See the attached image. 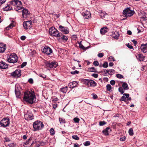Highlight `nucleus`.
<instances>
[{
    "instance_id": "f257e3e1",
    "label": "nucleus",
    "mask_w": 147,
    "mask_h": 147,
    "mask_svg": "<svg viewBox=\"0 0 147 147\" xmlns=\"http://www.w3.org/2000/svg\"><path fill=\"white\" fill-rule=\"evenodd\" d=\"M23 100L32 104L36 101L35 95L34 92L26 91L24 93Z\"/></svg>"
},
{
    "instance_id": "f03ea898",
    "label": "nucleus",
    "mask_w": 147,
    "mask_h": 147,
    "mask_svg": "<svg viewBox=\"0 0 147 147\" xmlns=\"http://www.w3.org/2000/svg\"><path fill=\"white\" fill-rule=\"evenodd\" d=\"M11 5L14 6V9L18 12H20V10L23 9V7L21 6L22 3L20 1L17 0H13L10 2Z\"/></svg>"
},
{
    "instance_id": "7ed1b4c3",
    "label": "nucleus",
    "mask_w": 147,
    "mask_h": 147,
    "mask_svg": "<svg viewBox=\"0 0 147 147\" xmlns=\"http://www.w3.org/2000/svg\"><path fill=\"white\" fill-rule=\"evenodd\" d=\"M82 81L84 84L88 87H94L97 85L96 83L92 80L83 79L82 80Z\"/></svg>"
},
{
    "instance_id": "20e7f679",
    "label": "nucleus",
    "mask_w": 147,
    "mask_h": 147,
    "mask_svg": "<svg viewBox=\"0 0 147 147\" xmlns=\"http://www.w3.org/2000/svg\"><path fill=\"white\" fill-rule=\"evenodd\" d=\"M33 128L35 131L41 129L44 126L42 122L40 121H36L34 122Z\"/></svg>"
},
{
    "instance_id": "39448f33",
    "label": "nucleus",
    "mask_w": 147,
    "mask_h": 147,
    "mask_svg": "<svg viewBox=\"0 0 147 147\" xmlns=\"http://www.w3.org/2000/svg\"><path fill=\"white\" fill-rule=\"evenodd\" d=\"M7 60L9 63H14L18 61V57L15 53L11 54L7 57Z\"/></svg>"
},
{
    "instance_id": "423d86ee",
    "label": "nucleus",
    "mask_w": 147,
    "mask_h": 147,
    "mask_svg": "<svg viewBox=\"0 0 147 147\" xmlns=\"http://www.w3.org/2000/svg\"><path fill=\"white\" fill-rule=\"evenodd\" d=\"M49 34L52 36L55 37H58L60 36L61 33L55 29L54 27H52L49 29Z\"/></svg>"
},
{
    "instance_id": "0eeeda50",
    "label": "nucleus",
    "mask_w": 147,
    "mask_h": 147,
    "mask_svg": "<svg viewBox=\"0 0 147 147\" xmlns=\"http://www.w3.org/2000/svg\"><path fill=\"white\" fill-rule=\"evenodd\" d=\"M134 13V11L130 10L129 8H127L124 10L123 11V16L126 18L132 16Z\"/></svg>"
},
{
    "instance_id": "6e6552de",
    "label": "nucleus",
    "mask_w": 147,
    "mask_h": 147,
    "mask_svg": "<svg viewBox=\"0 0 147 147\" xmlns=\"http://www.w3.org/2000/svg\"><path fill=\"white\" fill-rule=\"evenodd\" d=\"M9 123V119L8 118H4L1 121L0 125L3 127H5L8 126Z\"/></svg>"
},
{
    "instance_id": "1a4fd4ad",
    "label": "nucleus",
    "mask_w": 147,
    "mask_h": 147,
    "mask_svg": "<svg viewBox=\"0 0 147 147\" xmlns=\"http://www.w3.org/2000/svg\"><path fill=\"white\" fill-rule=\"evenodd\" d=\"M83 11L81 12V14L83 16L84 18L86 19H88L91 17V14L90 12L87 10H85L84 9H83Z\"/></svg>"
},
{
    "instance_id": "9d476101",
    "label": "nucleus",
    "mask_w": 147,
    "mask_h": 147,
    "mask_svg": "<svg viewBox=\"0 0 147 147\" xmlns=\"http://www.w3.org/2000/svg\"><path fill=\"white\" fill-rule=\"evenodd\" d=\"M11 75L13 77L17 78L21 75V71L20 69H17L15 71L10 73Z\"/></svg>"
},
{
    "instance_id": "9b49d317",
    "label": "nucleus",
    "mask_w": 147,
    "mask_h": 147,
    "mask_svg": "<svg viewBox=\"0 0 147 147\" xmlns=\"http://www.w3.org/2000/svg\"><path fill=\"white\" fill-rule=\"evenodd\" d=\"M52 50L49 47L45 46L43 49L42 52L48 55H51L52 53Z\"/></svg>"
},
{
    "instance_id": "f8f14e48",
    "label": "nucleus",
    "mask_w": 147,
    "mask_h": 147,
    "mask_svg": "<svg viewBox=\"0 0 147 147\" xmlns=\"http://www.w3.org/2000/svg\"><path fill=\"white\" fill-rule=\"evenodd\" d=\"M32 138L31 137H30L28 141L24 144V147H29L34 144V142H32L31 143V141L32 140Z\"/></svg>"
},
{
    "instance_id": "ddd939ff",
    "label": "nucleus",
    "mask_w": 147,
    "mask_h": 147,
    "mask_svg": "<svg viewBox=\"0 0 147 147\" xmlns=\"http://www.w3.org/2000/svg\"><path fill=\"white\" fill-rule=\"evenodd\" d=\"M20 12H22V16L24 18H26L29 15V12L27 9L24 8V7L20 10Z\"/></svg>"
},
{
    "instance_id": "4468645a",
    "label": "nucleus",
    "mask_w": 147,
    "mask_h": 147,
    "mask_svg": "<svg viewBox=\"0 0 147 147\" xmlns=\"http://www.w3.org/2000/svg\"><path fill=\"white\" fill-rule=\"evenodd\" d=\"M59 29L64 34H68L69 33V29L66 27H64L60 25L59 27Z\"/></svg>"
},
{
    "instance_id": "2eb2a0df",
    "label": "nucleus",
    "mask_w": 147,
    "mask_h": 147,
    "mask_svg": "<svg viewBox=\"0 0 147 147\" xmlns=\"http://www.w3.org/2000/svg\"><path fill=\"white\" fill-rule=\"evenodd\" d=\"M31 21H28L26 22H24L23 23V26L24 28L26 30L32 27Z\"/></svg>"
},
{
    "instance_id": "dca6fc26",
    "label": "nucleus",
    "mask_w": 147,
    "mask_h": 147,
    "mask_svg": "<svg viewBox=\"0 0 147 147\" xmlns=\"http://www.w3.org/2000/svg\"><path fill=\"white\" fill-rule=\"evenodd\" d=\"M24 117L25 119L26 120H31L33 119L32 114L29 112L24 115Z\"/></svg>"
},
{
    "instance_id": "f3484780",
    "label": "nucleus",
    "mask_w": 147,
    "mask_h": 147,
    "mask_svg": "<svg viewBox=\"0 0 147 147\" xmlns=\"http://www.w3.org/2000/svg\"><path fill=\"white\" fill-rule=\"evenodd\" d=\"M46 65L47 67H49L50 68H56L57 65L56 63L54 62H47L46 63Z\"/></svg>"
},
{
    "instance_id": "a211bd4d",
    "label": "nucleus",
    "mask_w": 147,
    "mask_h": 147,
    "mask_svg": "<svg viewBox=\"0 0 147 147\" xmlns=\"http://www.w3.org/2000/svg\"><path fill=\"white\" fill-rule=\"evenodd\" d=\"M140 49L141 51L144 53L147 52V43L142 44L141 45Z\"/></svg>"
},
{
    "instance_id": "6ab92c4d",
    "label": "nucleus",
    "mask_w": 147,
    "mask_h": 147,
    "mask_svg": "<svg viewBox=\"0 0 147 147\" xmlns=\"http://www.w3.org/2000/svg\"><path fill=\"white\" fill-rule=\"evenodd\" d=\"M110 36L115 39H118L119 36V34L117 31H115L112 32Z\"/></svg>"
},
{
    "instance_id": "aec40b11",
    "label": "nucleus",
    "mask_w": 147,
    "mask_h": 147,
    "mask_svg": "<svg viewBox=\"0 0 147 147\" xmlns=\"http://www.w3.org/2000/svg\"><path fill=\"white\" fill-rule=\"evenodd\" d=\"M6 49V45L3 43H0V53H4Z\"/></svg>"
},
{
    "instance_id": "412c9836",
    "label": "nucleus",
    "mask_w": 147,
    "mask_h": 147,
    "mask_svg": "<svg viewBox=\"0 0 147 147\" xmlns=\"http://www.w3.org/2000/svg\"><path fill=\"white\" fill-rule=\"evenodd\" d=\"M78 82L76 81H73L69 83L68 86L70 88H74L77 86Z\"/></svg>"
},
{
    "instance_id": "4be33fe9",
    "label": "nucleus",
    "mask_w": 147,
    "mask_h": 147,
    "mask_svg": "<svg viewBox=\"0 0 147 147\" xmlns=\"http://www.w3.org/2000/svg\"><path fill=\"white\" fill-rule=\"evenodd\" d=\"M7 67L8 65L2 61L0 62V68L5 69L7 68Z\"/></svg>"
},
{
    "instance_id": "5701e85b",
    "label": "nucleus",
    "mask_w": 147,
    "mask_h": 147,
    "mask_svg": "<svg viewBox=\"0 0 147 147\" xmlns=\"http://www.w3.org/2000/svg\"><path fill=\"white\" fill-rule=\"evenodd\" d=\"M111 131V130L110 128L109 127H107L102 131V132L105 135L107 136L109 135L108 132Z\"/></svg>"
},
{
    "instance_id": "b1692460",
    "label": "nucleus",
    "mask_w": 147,
    "mask_h": 147,
    "mask_svg": "<svg viewBox=\"0 0 147 147\" xmlns=\"http://www.w3.org/2000/svg\"><path fill=\"white\" fill-rule=\"evenodd\" d=\"M136 57L140 61H142L144 60L145 57L142 54H138L136 56Z\"/></svg>"
},
{
    "instance_id": "393cba45",
    "label": "nucleus",
    "mask_w": 147,
    "mask_h": 147,
    "mask_svg": "<svg viewBox=\"0 0 147 147\" xmlns=\"http://www.w3.org/2000/svg\"><path fill=\"white\" fill-rule=\"evenodd\" d=\"M107 27H105L104 28H102L100 30L101 34H105L106 32H107Z\"/></svg>"
},
{
    "instance_id": "a878e982",
    "label": "nucleus",
    "mask_w": 147,
    "mask_h": 147,
    "mask_svg": "<svg viewBox=\"0 0 147 147\" xmlns=\"http://www.w3.org/2000/svg\"><path fill=\"white\" fill-rule=\"evenodd\" d=\"M16 87H15V93L16 97L17 98H20V92L18 90H16Z\"/></svg>"
},
{
    "instance_id": "bb28decb",
    "label": "nucleus",
    "mask_w": 147,
    "mask_h": 147,
    "mask_svg": "<svg viewBox=\"0 0 147 147\" xmlns=\"http://www.w3.org/2000/svg\"><path fill=\"white\" fill-rule=\"evenodd\" d=\"M15 26V23L14 21H12V22L9 24V25L6 27V29L7 30H9Z\"/></svg>"
},
{
    "instance_id": "cd10ccee",
    "label": "nucleus",
    "mask_w": 147,
    "mask_h": 147,
    "mask_svg": "<svg viewBox=\"0 0 147 147\" xmlns=\"http://www.w3.org/2000/svg\"><path fill=\"white\" fill-rule=\"evenodd\" d=\"M3 9L4 11H7L11 10L12 9V7L10 6L7 5L6 6H5L4 7H3Z\"/></svg>"
},
{
    "instance_id": "c85d7f7f",
    "label": "nucleus",
    "mask_w": 147,
    "mask_h": 147,
    "mask_svg": "<svg viewBox=\"0 0 147 147\" xmlns=\"http://www.w3.org/2000/svg\"><path fill=\"white\" fill-rule=\"evenodd\" d=\"M61 34H60V36L58 37H60V38L64 40H67L68 38L67 36L63 35L61 33H60Z\"/></svg>"
},
{
    "instance_id": "c756f323",
    "label": "nucleus",
    "mask_w": 147,
    "mask_h": 147,
    "mask_svg": "<svg viewBox=\"0 0 147 147\" xmlns=\"http://www.w3.org/2000/svg\"><path fill=\"white\" fill-rule=\"evenodd\" d=\"M67 86L60 88V90L63 93H66L67 91Z\"/></svg>"
},
{
    "instance_id": "7c9ffc66",
    "label": "nucleus",
    "mask_w": 147,
    "mask_h": 147,
    "mask_svg": "<svg viewBox=\"0 0 147 147\" xmlns=\"http://www.w3.org/2000/svg\"><path fill=\"white\" fill-rule=\"evenodd\" d=\"M122 87L125 90H127L129 89L127 84L126 83H123Z\"/></svg>"
},
{
    "instance_id": "2f4dec72",
    "label": "nucleus",
    "mask_w": 147,
    "mask_h": 147,
    "mask_svg": "<svg viewBox=\"0 0 147 147\" xmlns=\"http://www.w3.org/2000/svg\"><path fill=\"white\" fill-rule=\"evenodd\" d=\"M88 70L89 71L92 72H97V70L94 67H91L88 68Z\"/></svg>"
},
{
    "instance_id": "473e14b6",
    "label": "nucleus",
    "mask_w": 147,
    "mask_h": 147,
    "mask_svg": "<svg viewBox=\"0 0 147 147\" xmlns=\"http://www.w3.org/2000/svg\"><path fill=\"white\" fill-rule=\"evenodd\" d=\"M107 13L104 11H101L100 13V15L102 18H104L106 16Z\"/></svg>"
},
{
    "instance_id": "72a5a7b5",
    "label": "nucleus",
    "mask_w": 147,
    "mask_h": 147,
    "mask_svg": "<svg viewBox=\"0 0 147 147\" xmlns=\"http://www.w3.org/2000/svg\"><path fill=\"white\" fill-rule=\"evenodd\" d=\"M59 121L60 124L65 123V121L64 119L59 118Z\"/></svg>"
},
{
    "instance_id": "f704fd0d",
    "label": "nucleus",
    "mask_w": 147,
    "mask_h": 147,
    "mask_svg": "<svg viewBox=\"0 0 147 147\" xmlns=\"http://www.w3.org/2000/svg\"><path fill=\"white\" fill-rule=\"evenodd\" d=\"M108 72V74H109L110 75H111L114 74L115 71L114 69H109Z\"/></svg>"
},
{
    "instance_id": "c9c22d12",
    "label": "nucleus",
    "mask_w": 147,
    "mask_h": 147,
    "mask_svg": "<svg viewBox=\"0 0 147 147\" xmlns=\"http://www.w3.org/2000/svg\"><path fill=\"white\" fill-rule=\"evenodd\" d=\"M129 133L130 135L132 136L133 135L134 132L133 129L130 128L129 130Z\"/></svg>"
},
{
    "instance_id": "e433bc0d",
    "label": "nucleus",
    "mask_w": 147,
    "mask_h": 147,
    "mask_svg": "<svg viewBox=\"0 0 147 147\" xmlns=\"http://www.w3.org/2000/svg\"><path fill=\"white\" fill-rule=\"evenodd\" d=\"M106 88L108 91H110L112 89L111 85L109 84H107L106 86Z\"/></svg>"
},
{
    "instance_id": "4c0bfd02",
    "label": "nucleus",
    "mask_w": 147,
    "mask_h": 147,
    "mask_svg": "<svg viewBox=\"0 0 147 147\" xmlns=\"http://www.w3.org/2000/svg\"><path fill=\"white\" fill-rule=\"evenodd\" d=\"M79 47L83 50H84L85 49V47L81 44V42L78 43Z\"/></svg>"
},
{
    "instance_id": "58836bf2",
    "label": "nucleus",
    "mask_w": 147,
    "mask_h": 147,
    "mask_svg": "<svg viewBox=\"0 0 147 147\" xmlns=\"http://www.w3.org/2000/svg\"><path fill=\"white\" fill-rule=\"evenodd\" d=\"M108 60L109 61H115V59L112 56H111L108 58Z\"/></svg>"
},
{
    "instance_id": "ea45409f",
    "label": "nucleus",
    "mask_w": 147,
    "mask_h": 147,
    "mask_svg": "<svg viewBox=\"0 0 147 147\" xmlns=\"http://www.w3.org/2000/svg\"><path fill=\"white\" fill-rule=\"evenodd\" d=\"M106 124V122L105 121H100L99 122V125L100 126H102Z\"/></svg>"
},
{
    "instance_id": "a19ab883",
    "label": "nucleus",
    "mask_w": 147,
    "mask_h": 147,
    "mask_svg": "<svg viewBox=\"0 0 147 147\" xmlns=\"http://www.w3.org/2000/svg\"><path fill=\"white\" fill-rule=\"evenodd\" d=\"M50 131L51 135H53L55 134V131L53 128H51L50 130Z\"/></svg>"
},
{
    "instance_id": "79ce46f5",
    "label": "nucleus",
    "mask_w": 147,
    "mask_h": 147,
    "mask_svg": "<svg viewBox=\"0 0 147 147\" xmlns=\"http://www.w3.org/2000/svg\"><path fill=\"white\" fill-rule=\"evenodd\" d=\"M74 121L76 123H79L80 121V119L77 117H75L73 119Z\"/></svg>"
},
{
    "instance_id": "37998d69",
    "label": "nucleus",
    "mask_w": 147,
    "mask_h": 147,
    "mask_svg": "<svg viewBox=\"0 0 147 147\" xmlns=\"http://www.w3.org/2000/svg\"><path fill=\"white\" fill-rule=\"evenodd\" d=\"M72 138L73 139H74L75 140H78L79 139V138L76 135H73L72 136Z\"/></svg>"
},
{
    "instance_id": "c03bdc74",
    "label": "nucleus",
    "mask_w": 147,
    "mask_h": 147,
    "mask_svg": "<svg viewBox=\"0 0 147 147\" xmlns=\"http://www.w3.org/2000/svg\"><path fill=\"white\" fill-rule=\"evenodd\" d=\"M119 91L121 94H123L124 92V91H123V88L121 87H120L119 88Z\"/></svg>"
},
{
    "instance_id": "a18cd8bd",
    "label": "nucleus",
    "mask_w": 147,
    "mask_h": 147,
    "mask_svg": "<svg viewBox=\"0 0 147 147\" xmlns=\"http://www.w3.org/2000/svg\"><path fill=\"white\" fill-rule=\"evenodd\" d=\"M116 76L117 78L120 79L123 78V76L122 75L119 74H117Z\"/></svg>"
},
{
    "instance_id": "49530a36",
    "label": "nucleus",
    "mask_w": 147,
    "mask_h": 147,
    "mask_svg": "<svg viewBox=\"0 0 147 147\" xmlns=\"http://www.w3.org/2000/svg\"><path fill=\"white\" fill-rule=\"evenodd\" d=\"M84 144L85 146H88L90 144V142L89 141H87L84 143Z\"/></svg>"
},
{
    "instance_id": "de8ad7c7",
    "label": "nucleus",
    "mask_w": 147,
    "mask_h": 147,
    "mask_svg": "<svg viewBox=\"0 0 147 147\" xmlns=\"http://www.w3.org/2000/svg\"><path fill=\"white\" fill-rule=\"evenodd\" d=\"M79 73V71L77 70H75L74 71H71L70 73L72 74H78Z\"/></svg>"
},
{
    "instance_id": "09e8293b",
    "label": "nucleus",
    "mask_w": 147,
    "mask_h": 147,
    "mask_svg": "<svg viewBox=\"0 0 147 147\" xmlns=\"http://www.w3.org/2000/svg\"><path fill=\"white\" fill-rule=\"evenodd\" d=\"M102 66L104 67L107 68L108 67V64L107 62H105L103 64Z\"/></svg>"
},
{
    "instance_id": "8fccbe9b",
    "label": "nucleus",
    "mask_w": 147,
    "mask_h": 147,
    "mask_svg": "<svg viewBox=\"0 0 147 147\" xmlns=\"http://www.w3.org/2000/svg\"><path fill=\"white\" fill-rule=\"evenodd\" d=\"M104 55L103 53H99L98 55V56L100 58L102 57Z\"/></svg>"
},
{
    "instance_id": "3c124183",
    "label": "nucleus",
    "mask_w": 147,
    "mask_h": 147,
    "mask_svg": "<svg viewBox=\"0 0 147 147\" xmlns=\"http://www.w3.org/2000/svg\"><path fill=\"white\" fill-rule=\"evenodd\" d=\"M126 140V137L125 136L120 138V140L121 141H124Z\"/></svg>"
},
{
    "instance_id": "603ef678",
    "label": "nucleus",
    "mask_w": 147,
    "mask_h": 147,
    "mask_svg": "<svg viewBox=\"0 0 147 147\" xmlns=\"http://www.w3.org/2000/svg\"><path fill=\"white\" fill-rule=\"evenodd\" d=\"M93 64L95 66H97L99 65V63L98 61H95L93 62Z\"/></svg>"
},
{
    "instance_id": "864d4df0",
    "label": "nucleus",
    "mask_w": 147,
    "mask_h": 147,
    "mask_svg": "<svg viewBox=\"0 0 147 147\" xmlns=\"http://www.w3.org/2000/svg\"><path fill=\"white\" fill-rule=\"evenodd\" d=\"M27 64L26 62H23L22 64L21 65V68H23L24 67V66H25Z\"/></svg>"
},
{
    "instance_id": "5fc2aeb1",
    "label": "nucleus",
    "mask_w": 147,
    "mask_h": 147,
    "mask_svg": "<svg viewBox=\"0 0 147 147\" xmlns=\"http://www.w3.org/2000/svg\"><path fill=\"white\" fill-rule=\"evenodd\" d=\"M39 76L40 77H41L44 78H46V76L44 74H39Z\"/></svg>"
},
{
    "instance_id": "6e6d98bb",
    "label": "nucleus",
    "mask_w": 147,
    "mask_h": 147,
    "mask_svg": "<svg viewBox=\"0 0 147 147\" xmlns=\"http://www.w3.org/2000/svg\"><path fill=\"white\" fill-rule=\"evenodd\" d=\"M126 97H125V96H124L123 95V96H122L121 98H120V100H122V101H125V100H126Z\"/></svg>"
},
{
    "instance_id": "4d7b16f0",
    "label": "nucleus",
    "mask_w": 147,
    "mask_h": 147,
    "mask_svg": "<svg viewBox=\"0 0 147 147\" xmlns=\"http://www.w3.org/2000/svg\"><path fill=\"white\" fill-rule=\"evenodd\" d=\"M92 76L95 78H96L98 77V75L97 74H92Z\"/></svg>"
},
{
    "instance_id": "13d9d810",
    "label": "nucleus",
    "mask_w": 147,
    "mask_h": 147,
    "mask_svg": "<svg viewBox=\"0 0 147 147\" xmlns=\"http://www.w3.org/2000/svg\"><path fill=\"white\" fill-rule=\"evenodd\" d=\"M115 81L113 80H111L110 82V83L111 84L113 85H115Z\"/></svg>"
},
{
    "instance_id": "bf43d9fd",
    "label": "nucleus",
    "mask_w": 147,
    "mask_h": 147,
    "mask_svg": "<svg viewBox=\"0 0 147 147\" xmlns=\"http://www.w3.org/2000/svg\"><path fill=\"white\" fill-rule=\"evenodd\" d=\"M92 95H93V98L94 99H96L97 98V96L95 94L93 93Z\"/></svg>"
},
{
    "instance_id": "052dcab7",
    "label": "nucleus",
    "mask_w": 147,
    "mask_h": 147,
    "mask_svg": "<svg viewBox=\"0 0 147 147\" xmlns=\"http://www.w3.org/2000/svg\"><path fill=\"white\" fill-rule=\"evenodd\" d=\"M28 82L30 84H33V80L32 78H30L28 80Z\"/></svg>"
},
{
    "instance_id": "680f3d73",
    "label": "nucleus",
    "mask_w": 147,
    "mask_h": 147,
    "mask_svg": "<svg viewBox=\"0 0 147 147\" xmlns=\"http://www.w3.org/2000/svg\"><path fill=\"white\" fill-rule=\"evenodd\" d=\"M9 147H14L15 146V144L14 143H11L8 145Z\"/></svg>"
},
{
    "instance_id": "e2e57ef3",
    "label": "nucleus",
    "mask_w": 147,
    "mask_h": 147,
    "mask_svg": "<svg viewBox=\"0 0 147 147\" xmlns=\"http://www.w3.org/2000/svg\"><path fill=\"white\" fill-rule=\"evenodd\" d=\"M35 144L36 147H39L40 146V142H37L35 143Z\"/></svg>"
},
{
    "instance_id": "0e129e2a",
    "label": "nucleus",
    "mask_w": 147,
    "mask_h": 147,
    "mask_svg": "<svg viewBox=\"0 0 147 147\" xmlns=\"http://www.w3.org/2000/svg\"><path fill=\"white\" fill-rule=\"evenodd\" d=\"M123 95L124 96H125V97H126V98H128L129 96V94L125 93V94H123Z\"/></svg>"
},
{
    "instance_id": "69168bd1",
    "label": "nucleus",
    "mask_w": 147,
    "mask_h": 147,
    "mask_svg": "<svg viewBox=\"0 0 147 147\" xmlns=\"http://www.w3.org/2000/svg\"><path fill=\"white\" fill-rule=\"evenodd\" d=\"M6 1V0H0V4L2 5Z\"/></svg>"
},
{
    "instance_id": "338daca9",
    "label": "nucleus",
    "mask_w": 147,
    "mask_h": 147,
    "mask_svg": "<svg viewBox=\"0 0 147 147\" xmlns=\"http://www.w3.org/2000/svg\"><path fill=\"white\" fill-rule=\"evenodd\" d=\"M21 39L22 40H24L26 38V37L24 36H22L21 37Z\"/></svg>"
},
{
    "instance_id": "774afa93",
    "label": "nucleus",
    "mask_w": 147,
    "mask_h": 147,
    "mask_svg": "<svg viewBox=\"0 0 147 147\" xmlns=\"http://www.w3.org/2000/svg\"><path fill=\"white\" fill-rule=\"evenodd\" d=\"M127 47H128V48L130 49H133V46L131 45H129V44H128L127 45Z\"/></svg>"
}]
</instances>
